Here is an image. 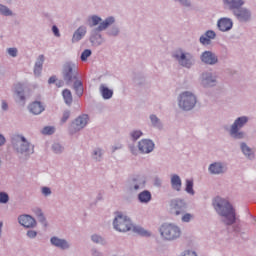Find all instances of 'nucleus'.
<instances>
[{
    "mask_svg": "<svg viewBox=\"0 0 256 256\" xmlns=\"http://www.w3.org/2000/svg\"><path fill=\"white\" fill-rule=\"evenodd\" d=\"M182 256H197V253L193 252V251H185Z\"/></svg>",
    "mask_w": 256,
    "mask_h": 256,
    "instance_id": "47",
    "label": "nucleus"
},
{
    "mask_svg": "<svg viewBox=\"0 0 256 256\" xmlns=\"http://www.w3.org/2000/svg\"><path fill=\"white\" fill-rule=\"evenodd\" d=\"M134 231L138 233V235H142L143 237H149V232L141 227H134Z\"/></svg>",
    "mask_w": 256,
    "mask_h": 256,
    "instance_id": "32",
    "label": "nucleus"
},
{
    "mask_svg": "<svg viewBox=\"0 0 256 256\" xmlns=\"http://www.w3.org/2000/svg\"><path fill=\"white\" fill-rule=\"evenodd\" d=\"M134 189H136V190L139 189V186L135 185V186H134Z\"/></svg>",
    "mask_w": 256,
    "mask_h": 256,
    "instance_id": "54",
    "label": "nucleus"
},
{
    "mask_svg": "<svg viewBox=\"0 0 256 256\" xmlns=\"http://www.w3.org/2000/svg\"><path fill=\"white\" fill-rule=\"evenodd\" d=\"M201 61L207 65H215V63H217V56L209 51H206L202 54Z\"/></svg>",
    "mask_w": 256,
    "mask_h": 256,
    "instance_id": "16",
    "label": "nucleus"
},
{
    "mask_svg": "<svg viewBox=\"0 0 256 256\" xmlns=\"http://www.w3.org/2000/svg\"><path fill=\"white\" fill-rule=\"evenodd\" d=\"M100 91L104 99H111V97H113V90H110L105 85L100 86Z\"/></svg>",
    "mask_w": 256,
    "mask_h": 256,
    "instance_id": "25",
    "label": "nucleus"
},
{
    "mask_svg": "<svg viewBox=\"0 0 256 256\" xmlns=\"http://www.w3.org/2000/svg\"><path fill=\"white\" fill-rule=\"evenodd\" d=\"M43 61H45V56L40 55L34 67V73L36 75H41V70L43 69Z\"/></svg>",
    "mask_w": 256,
    "mask_h": 256,
    "instance_id": "23",
    "label": "nucleus"
},
{
    "mask_svg": "<svg viewBox=\"0 0 256 256\" xmlns=\"http://www.w3.org/2000/svg\"><path fill=\"white\" fill-rule=\"evenodd\" d=\"M171 185H172V189H174V191H181L182 182H181V178L179 177V175L174 174L171 176Z\"/></svg>",
    "mask_w": 256,
    "mask_h": 256,
    "instance_id": "18",
    "label": "nucleus"
},
{
    "mask_svg": "<svg viewBox=\"0 0 256 256\" xmlns=\"http://www.w3.org/2000/svg\"><path fill=\"white\" fill-rule=\"evenodd\" d=\"M218 29L220 31H231L233 29V21L229 18H221L218 21Z\"/></svg>",
    "mask_w": 256,
    "mask_h": 256,
    "instance_id": "13",
    "label": "nucleus"
},
{
    "mask_svg": "<svg viewBox=\"0 0 256 256\" xmlns=\"http://www.w3.org/2000/svg\"><path fill=\"white\" fill-rule=\"evenodd\" d=\"M52 149L54 153H61L63 151V147L61 146V144H54L52 146Z\"/></svg>",
    "mask_w": 256,
    "mask_h": 256,
    "instance_id": "39",
    "label": "nucleus"
},
{
    "mask_svg": "<svg viewBox=\"0 0 256 256\" xmlns=\"http://www.w3.org/2000/svg\"><path fill=\"white\" fill-rule=\"evenodd\" d=\"M27 235L30 239H35V237H37V232L35 230H29Z\"/></svg>",
    "mask_w": 256,
    "mask_h": 256,
    "instance_id": "42",
    "label": "nucleus"
},
{
    "mask_svg": "<svg viewBox=\"0 0 256 256\" xmlns=\"http://www.w3.org/2000/svg\"><path fill=\"white\" fill-rule=\"evenodd\" d=\"M12 144L14 145V149H16L17 153H26V155L33 153V146H31L23 136L15 135L12 138Z\"/></svg>",
    "mask_w": 256,
    "mask_h": 256,
    "instance_id": "3",
    "label": "nucleus"
},
{
    "mask_svg": "<svg viewBox=\"0 0 256 256\" xmlns=\"http://www.w3.org/2000/svg\"><path fill=\"white\" fill-rule=\"evenodd\" d=\"M42 193H43V195H51V189L50 188H48V187H43L42 188Z\"/></svg>",
    "mask_w": 256,
    "mask_h": 256,
    "instance_id": "45",
    "label": "nucleus"
},
{
    "mask_svg": "<svg viewBox=\"0 0 256 256\" xmlns=\"http://www.w3.org/2000/svg\"><path fill=\"white\" fill-rule=\"evenodd\" d=\"M52 31L56 37H60L61 34H59V28L57 26H53Z\"/></svg>",
    "mask_w": 256,
    "mask_h": 256,
    "instance_id": "48",
    "label": "nucleus"
},
{
    "mask_svg": "<svg viewBox=\"0 0 256 256\" xmlns=\"http://www.w3.org/2000/svg\"><path fill=\"white\" fill-rule=\"evenodd\" d=\"M209 171L212 173V175H219L221 173H224L225 168L221 163H214L209 166Z\"/></svg>",
    "mask_w": 256,
    "mask_h": 256,
    "instance_id": "17",
    "label": "nucleus"
},
{
    "mask_svg": "<svg viewBox=\"0 0 256 256\" xmlns=\"http://www.w3.org/2000/svg\"><path fill=\"white\" fill-rule=\"evenodd\" d=\"M62 95H63V99H64L66 105H71V103H73V95L71 94L70 90L65 89L62 92Z\"/></svg>",
    "mask_w": 256,
    "mask_h": 256,
    "instance_id": "26",
    "label": "nucleus"
},
{
    "mask_svg": "<svg viewBox=\"0 0 256 256\" xmlns=\"http://www.w3.org/2000/svg\"><path fill=\"white\" fill-rule=\"evenodd\" d=\"M138 147L142 153H151L155 147V144L151 140L143 139L139 142Z\"/></svg>",
    "mask_w": 256,
    "mask_h": 256,
    "instance_id": "11",
    "label": "nucleus"
},
{
    "mask_svg": "<svg viewBox=\"0 0 256 256\" xmlns=\"http://www.w3.org/2000/svg\"><path fill=\"white\" fill-rule=\"evenodd\" d=\"M51 243L52 245H55V247H60V249H67L69 247L67 241L59 239L57 237H52Z\"/></svg>",
    "mask_w": 256,
    "mask_h": 256,
    "instance_id": "21",
    "label": "nucleus"
},
{
    "mask_svg": "<svg viewBox=\"0 0 256 256\" xmlns=\"http://www.w3.org/2000/svg\"><path fill=\"white\" fill-rule=\"evenodd\" d=\"M70 115H71V112L65 111L63 113V116H62V119H61V123H66L67 119H69Z\"/></svg>",
    "mask_w": 256,
    "mask_h": 256,
    "instance_id": "40",
    "label": "nucleus"
},
{
    "mask_svg": "<svg viewBox=\"0 0 256 256\" xmlns=\"http://www.w3.org/2000/svg\"><path fill=\"white\" fill-rule=\"evenodd\" d=\"M62 83H63V82H60L59 87H61Z\"/></svg>",
    "mask_w": 256,
    "mask_h": 256,
    "instance_id": "55",
    "label": "nucleus"
},
{
    "mask_svg": "<svg viewBox=\"0 0 256 256\" xmlns=\"http://www.w3.org/2000/svg\"><path fill=\"white\" fill-rule=\"evenodd\" d=\"M18 221L22 227L31 228L37 225V222L33 219V217L29 215H22L18 218Z\"/></svg>",
    "mask_w": 256,
    "mask_h": 256,
    "instance_id": "12",
    "label": "nucleus"
},
{
    "mask_svg": "<svg viewBox=\"0 0 256 256\" xmlns=\"http://www.w3.org/2000/svg\"><path fill=\"white\" fill-rule=\"evenodd\" d=\"M55 81H57V78L55 76H52L49 78L48 83H55Z\"/></svg>",
    "mask_w": 256,
    "mask_h": 256,
    "instance_id": "49",
    "label": "nucleus"
},
{
    "mask_svg": "<svg viewBox=\"0 0 256 256\" xmlns=\"http://www.w3.org/2000/svg\"><path fill=\"white\" fill-rule=\"evenodd\" d=\"M87 123H89V115L83 114L75 119L72 123V128L74 131H81V129H84L87 126Z\"/></svg>",
    "mask_w": 256,
    "mask_h": 256,
    "instance_id": "10",
    "label": "nucleus"
},
{
    "mask_svg": "<svg viewBox=\"0 0 256 256\" xmlns=\"http://www.w3.org/2000/svg\"><path fill=\"white\" fill-rule=\"evenodd\" d=\"M89 57H91V50L86 49L81 54V61H87V59H89Z\"/></svg>",
    "mask_w": 256,
    "mask_h": 256,
    "instance_id": "35",
    "label": "nucleus"
},
{
    "mask_svg": "<svg viewBox=\"0 0 256 256\" xmlns=\"http://www.w3.org/2000/svg\"><path fill=\"white\" fill-rule=\"evenodd\" d=\"M224 3L226 5H229L230 9L234 10V15L240 20V21H249L251 18V13L247 9H241V6L243 5V0H224Z\"/></svg>",
    "mask_w": 256,
    "mask_h": 256,
    "instance_id": "2",
    "label": "nucleus"
},
{
    "mask_svg": "<svg viewBox=\"0 0 256 256\" xmlns=\"http://www.w3.org/2000/svg\"><path fill=\"white\" fill-rule=\"evenodd\" d=\"M141 135H143V132H141L139 130L133 131L131 133V137H132V139H134V141H137V139H139V137H141Z\"/></svg>",
    "mask_w": 256,
    "mask_h": 256,
    "instance_id": "36",
    "label": "nucleus"
},
{
    "mask_svg": "<svg viewBox=\"0 0 256 256\" xmlns=\"http://www.w3.org/2000/svg\"><path fill=\"white\" fill-rule=\"evenodd\" d=\"M191 219H193L192 214L186 213L182 216L183 223H189V221H191Z\"/></svg>",
    "mask_w": 256,
    "mask_h": 256,
    "instance_id": "38",
    "label": "nucleus"
},
{
    "mask_svg": "<svg viewBox=\"0 0 256 256\" xmlns=\"http://www.w3.org/2000/svg\"><path fill=\"white\" fill-rule=\"evenodd\" d=\"M197 103V98L191 92H184L180 95L179 107L184 111H191Z\"/></svg>",
    "mask_w": 256,
    "mask_h": 256,
    "instance_id": "5",
    "label": "nucleus"
},
{
    "mask_svg": "<svg viewBox=\"0 0 256 256\" xmlns=\"http://www.w3.org/2000/svg\"><path fill=\"white\" fill-rule=\"evenodd\" d=\"M186 192L190 195H195V191L193 190V180H186Z\"/></svg>",
    "mask_w": 256,
    "mask_h": 256,
    "instance_id": "30",
    "label": "nucleus"
},
{
    "mask_svg": "<svg viewBox=\"0 0 256 256\" xmlns=\"http://www.w3.org/2000/svg\"><path fill=\"white\" fill-rule=\"evenodd\" d=\"M92 241L94 243H102L103 242V238H101V236H98V235H93L92 236Z\"/></svg>",
    "mask_w": 256,
    "mask_h": 256,
    "instance_id": "41",
    "label": "nucleus"
},
{
    "mask_svg": "<svg viewBox=\"0 0 256 256\" xmlns=\"http://www.w3.org/2000/svg\"><path fill=\"white\" fill-rule=\"evenodd\" d=\"M247 121H249V119L245 116L237 118L231 127L230 135L235 139H243L245 134L243 132H239V129H241Z\"/></svg>",
    "mask_w": 256,
    "mask_h": 256,
    "instance_id": "7",
    "label": "nucleus"
},
{
    "mask_svg": "<svg viewBox=\"0 0 256 256\" xmlns=\"http://www.w3.org/2000/svg\"><path fill=\"white\" fill-rule=\"evenodd\" d=\"M97 155L98 157H101V149H97L94 151V156L97 157Z\"/></svg>",
    "mask_w": 256,
    "mask_h": 256,
    "instance_id": "51",
    "label": "nucleus"
},
{
    "mask_svg": "<svg viewBox=\"0 0 256 256\" xmlns=\"http://www.w3.org/2000/svg\"><path fill=\"white\" fill-rule=\"evenodd\" d=\"M15 93H16L18 99H20V101H25V96L23 95V84L18 83L15 86Z\"/></svg>",
    "mask_w": 256,
    "mask_h": 256,
    "instance_id": "27",
    "label": "nucleus"
},
{
    "mask_svg": "<svg viewBox=\"0 0 256 256\" xmlns=\"http://www.w3.org/2000/svg\"><path fill=\"white\" fill-rule=\"evenodd\" d=\"M185 209H187V205L183 200H172L170 203L172 215H181V213H185Z\"/></svg>",
    "mask_w": 256,
    "mask_h": 256,
    "instance_id": "9",
    "label": "nucleus"
},
{
    "mask_svg": "<svg viewBox=\"0 0 256 256\" xmlns=\"http://www.w3.org/2000/svg\"><path fill=\"white\" fill-rule=\"evenodd\" d=\"M213 205L217 213L224 217V223L226 225H233L235 223V209H233L229 201L221 197H216Z\"/></svg>",
    "mask_w": 256,
    "mask_h": 256,
    "instance_id": "1",
    "label": "nucleus"
},
{
    "mask_svg": "<svg viewBox=\"0 0 256 256\" xmlns=\"http://www.w3.org/2000/svg\"><path fill=\"white\" fill-rule=\"evenodd\" d=\"M203 79L205 82V85H211V83H215V79H213V76L208 74H203Z\"/></svg>",
    "mask_w": 256,
    "mask_h": 256,
    "instance_id": "33",
    "label": "nucleus"
},
{
    "mask_svg": "<svg viewBox=\"0 0 256 256\" xmlns=\"http://www.w3.org/2000/svg\"><path fill=\"white\" fill-rule=\"evenodd\" d=\"M0 13L2 15H6V16L12 15L11 10H9V8H7L6 6L1 5V4H0Z\"/></svg>",
    "mask_w": 256,
    "mask_h": 256,
    "instance_id": "34",
    "label": "nucleus"
},
{
    "mask_svg": "<svg viewBox=\"0 0 256 256\" xmlns=\"http://www.w3.org/2000/svg\"><path fill=\"white\" fill-rule=\"evenodd\" d=\"M8 53L11 57H17V48H9Z\"/></svg>",
    "mask_w": 256,
    "mask_h": 256,
    "instance_id": "43",
    "label": "nucleus"
},
{
    "mask_svg": "<svg viewBox=\"0 0 256 256\" xmlns=\"http://www.w3.org/2000/svg\"><path fill=\"white\" fill-rule=\"evenodd\" d=\"M99 23H101V19L97 16H93L92 17V25L95 26V25H99Z\"/></svg>",
    "mask_w": 256,
    "mask_h": 256,
    "instance_id": "44",
    "label": "nucleus"
},
{
    "mask_svg": "<svg viewBox=\"0 0 256 256\" xmlns=\"http://www.w3.org/2000/svg\"><path fill=\"white\" fill-rule=\"evenodd\" d=\"M151 192L144 190L142 191L139 195H138V201H140V203H149V201H151Z\"/></svg>",
    "mask_w": 256,
    "mask_h": 256,
    "instance_id": "22",
    "label": "nucleus"
},
{
    "mask_svg": "<svg viewBox=\"0 0 256 256\" xmlns=\"http://www.w3.org/2000/svg\"><path fill=\"white\" fill-rule=\"evenodd\" d=\"M205 35L206 37H200V43H202V45H209V43H211V39H215L216 37L215 32L212 30H208Z\"/></svg>",
    "mask_w": 256,
    "mask_h": 256,
    "instance_id": "20",
    "label": "nucleus"
},
{
    "mask_svg": "<svg viewBox=\"0 0 256 256\" xmlns=\"http://www.w3.org/2000/svg\"><path fill=\"white\" fill-rule=\"evenodd\" d=\"M161 236L168 241L181 237V229L172 224H164L160 228Z\"/></svg>",
    "mask_w": 256,
    "mask_h": 256,
    "instance_id": "4",
    "label": "nucleus"
},
{
    "mask_svg": "<svg viewBox=\"0 0 256 256\" xmlns=\"http://www.w3.org/2000/svg\"><path fill=\"white\" fill-rule=\"evenodd\" d=\"M174 57L182 67H187V69H189L193 65V57L191 54L184 53L182 50L176 51Z\"/></svg>",
    "mask_w": 256,
    "mask_h": 256,
    "instance_id": "8",
    "label": "nucleus"
},
{
    "mask_svg": "<svg viewBox=\"0 0 256 256\" xmlns=\"http://www.w3.org/2000/svg\"><path fill=\"white\" fill-rule=\"evenodd\" d=\"M8 105L6 104V102H2V109L4 111H7Z\"/></svg>",
    "mask_w": 256,
    "mask_h": 256,
    "instance_id": "53",
    "label": "nucleus"
},
{
    "mask_svg": "<svg viewBox=\"0 0 256 256\" xmlns=\"http://www.w3.org/2000/svg\"><path fill=\"white\" fill-rule=\"evenodd\" d=\"M5 145V137L0 134V146Z\"/></svg>",
    "mask_w": 256,
    "mask_h": 256,
    "instance_id": "50",
    "label": "nucleus"
},
{
    "mask_svg": "<svg viewBox=\"0 0 256 256\" xmlns=\"http://www.w3.org/2000/svg\"><path fill=\"white\" fill-rule=\"evenodd\" d=\"M9 201V195L5 192L0 193V203H7Z\"/></svg>",
    "mask_w": 256,
    "mask_h": 256,
    "instance_id": "37",
    "label": "nucleus"
},
{
    "mask_svg": "<svg viewBox=\"0 0 256 256\" xmlns=\"http://www.w3.org/2000/svg\"><path fill=\"white\" fill-rule=\"evenodd\" d=\"M73 71H74V73L77 71V66H75L73 64H66L65 65V67H64V79L68 83H70V81H73Z\"/></svg>",
    "mask_w": 256,
    "mask_h": 256,
    "instance_id": "14",
    "label": "nucleus"
},
{
    "mask_svg": "<svg viewBox=\"0 0 256 256\" xmlns=\"http://www.w3.org/2000/svg\"><path fill=\"white\" fill-rule=\"evenodd\" d=\"M241 149H242V153H244V155H246L247 157H251V155H253V151L251 150V148L248 147L247 144L242 143Z\"/></svg>",
    "mask_w": 256,
    "mask_h": 256,
    "instance_id": "29",
    "label": "nucleus"
},
{
    "mask_svg": "<svg viewBox=\"0 0 256 256\" xmlns=\"http://www.w3.org/2000/svg\"><path fill=\"white\" fill-rule=\"evenodd\" d=\"M113 225L114 229H116V231H120V233H125L133 229V224H131V220L123 215H118L115 218Z\"/></svg>",
    "mask_w": 256,
    "mask_h": 256,
    "instance_id": "6",
    "label": "nucleus"
},
{
    "mask_svg": "<svg viewBox=\"0 0 256 256\" xmlns=\"http://www.w3.org/2000/svg\"><path fill=\"white\" fill-rule=\"evenodd\" d=\"M150 119H151L153 125H157V123H159V118H157V116H155V115H151Z\"/></svg>",
    "mask_w": 256,
    "mask_h": 256,
    "instance_id": "46",
    "label": "nucleus"
},
{
    "mask_svg": "<svg viewBox=\"0 0 256 256\" xmlns=\"http://www.w3.org/2000/svg\"><path fill=\"white\" fill-rule=\"evenodd\" d=\"M55 133V128L51 126H46L42 129L43 135H53Z\"/></svg>",
    "mask_w": 256,
    "mask_h": 256,
    "instance_id": "31",
    "label": "nucleus"
},
{
    "mask_svg": "<svg viewBox=\"0 0 256 256\" xmlns=\"http://www.w3.org/2000/svg\"><path fill=\"white\" fill-rule=\"evenodd\" d=\"M74 89L76 94L81 97V95H83V82H81V80H76L74 82Z\"/></svg>",
    "mask_w": 256,
    "mask_h": 256,
    "instance_id": "28",
    "label": "nucleus"
},
{
    "mask_svg": "<svg viewBox=\"0 0 256 256\" xmlns=\"http://www.w3.org/2000/svg\"><path fill=\"white\" fill-rule=\"evenodd\" d=\"M179 1L180 3H182V5H186V6L190 5L189 1L187 0H179Z\"/></svg>",
    "mask_w": 256,
    "mask_h": 256,
    "instance_id": "52",
    "label": "nucleus"
},
{
    "mask_svg": "<svg viewBox=\"0 0 256 256\" xmlns=\"http://www.w3.org/2000/svg\"><path fill=\"white\" fill-rule=\"evenodd\" d=\"M86 33H87V29L85 27H83V26L79 27L73 35V38H72L73 43H75L77 41H81V39H83V37H85Z\"/></svg>",
    "mask_w": 256,
    "mask_h": 256,
    "instance_id": "19",
    "label": "nucleus"
},
{
    "mask_svg": "<svg viewBox=\"0 0 256 256\" xmlns=\"http://www.w3.org/2000/svg\"><path fill=\"white\" fill-rule=\"evenodd\" d=\"M29 111L33 115H41L45 111V106L39 101H34L29 105Z\"/></svg>",
    "mask_w": 256,
    "mask_h": 256,
    "instance_id": "15",
    "label": "nucleus"
},
{
    "mask_svg": "<svg viewBox=\"0 0 256 256\" xmlns=\"http://www.w3.org/2000/svg\"><path fill=\"white\" fill-rule=\"evenodd\" d=\"M113 23H115V18H107L104 22L100 23V25L98 26V31H105V29H107L109 25H113Z\"/></svg>",
    "mask_w": 256,
    "mask_h": 256,
    "instance_id": "24",
    "label": "nucleus"
}]
</instances>
